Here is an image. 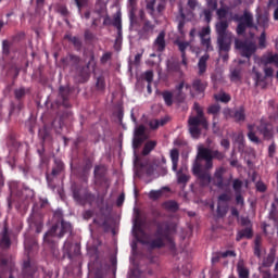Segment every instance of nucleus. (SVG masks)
<instances>
[{
	"label": "nucleus",
	"instance_id": "nucleus-11",
	"mask_svg": "<svg viewBox=\"0 0 278 278\" xmlns=\"http://www.w3.org/2000/svg\"><path fill=\"white\" fill-rule=\"evenodd\" d=\"M188 125L189 134L192 136V138H199V136H201V128H199L200 125L203 127V129H207L208 127L207 119H201L200 117L195 116L189 117Z\"/></svg>",
	"mask_w": 278,
	"mask_h": 278
},
{
	"label": "nucleus",
	"instance_id": "nucleus-5",
	"mask_svg": "<svg viewBox=\"0 0 278 278\" xmlns=\"http://www.w3.org/2000/svg\"><path fill=\"white\" fill-rule=\"evenodd\" d=\"M197 160L204 161V168L212 170L214 168V160H225V154L218 150H211L210 148L200 147L198 149Z\"/></svg>",
	"mask_w": 278,
	"mask_h": 278
},
{
	"label": "nucleus",
	"instance_id": "nucleus-12",
	"mask_svg": "<svg viewBox=\"0 0 278 278\" xmlns=\"http://www.w3.org/2000/svg\"><path fill=\"white\" fill-rule=\"evenodd\" d=\"M240 225L243 229L237 232L236 241L240 242V240L244 238L251 240V238H253V224L251 223V219H249V217H241Z\"/></svg>",
	"mask_w": 278,
	"mask_h": 278
},
{
	"label": "nucleus",
	"instance_id": "nucleus-55",
	"mask_svg": "<svg viewBox=\"0 0 278 278\" xmlns=\"http://www.w3.org/2000/svg\"><path fill=\"white\" fill-rule=\"evenodd\" d=\"M258 48L266 49V31H263L258 37Z\"/></svg>",
	"mask_w": 278,
	"mask_h": 278
},
{
	"label": "nucleus",
	"instance_id": "nucleus-35",
	"mask_svg": "<svg viewBox=\"0 0 278 278\" xmlns=\"http://www.w3.org/2000/svg\"><path fill=\"white\" fill-rule=\"evenodd\" d=\"M192 88L198 93L205 92V88H207V83L202 81L201 79H195L192 83Z\"/></svg>",
	"mask_w": 278,
	"mask_h": 278
},
{
	"label": "nucleus",
	"instance_id": "nucleus-10",
	"mask_svg": "<svg viewBox=\"0 0 278 278\" xmlns=\"http://www.w3.org/2000/svg\"><path fill=\"white\" fill-rule=\"evenodd\" d=\"M170 160H172V170H174V173H177V182L182 184V186H186V184L190 181V176L184 174V169L177 170V167L179 164V150L177 149L170 150Z\"/></svg>",
	"mask_w": 278,
	"mask_h": 278
},
{
	"label": "nucleus",
	"instance_id": "nucleus-6",
	"mask_svg": "<svg viewBox=\"0 0 278 278\" xmlns=\"http://www.w3.org/2000/svg\"><path fill=\"white\" fill-rule=\"evenodd\" d=\"M232 21L238 23L236 28L238 36H244L247 34V29H253V27H255L253 13L248 10H244L242 15L235 14Z\"/></svg>",
	"mask_w": 278,
	"mask_h": 278
},
{
	"label": "nucleus",
	"instance_id": "nucleus-49",
	"mask_svg": "<svg viewBox=\"0 0 278 278\" xmlns=\"http://www.w3.org/2000/svg\"><path fill=\"white\" fill-rule=\"evenodd\" d=\"M194 110L197 112L195 118H200L202 121H207V118H205V113H203V109L200 108V105L198 103H194Z\"/></svg>",
	"mask_w": 278,
	"mask_h": 278
},
{
	"label": "nucleus",
	"instance_id": "nucleus-32",
	"mask_svg": "<svg viewBox=\"0 0 278 278\" xmlns=\"http://www.w3.org/2000/svg\"><path fill=\"white\" fill-rule=\"evenodd\" d=\"M9 190L11 197L15 194V197H21V182L12 180L8 182Z\"/></svg>",
	"mask_w": 278,
	"mask_h": 278
},
{
	"label": "nucleus",
	"instance_id": "nucleus-50",
	"mask_svg": "<svg viewBox=\"0 0 278 278\" xmlns=\"http://www.w3.org/2000/svg\"><path fill=\"white\" fill-rule=\"evenodd\" d=\"M232 189L236 193L242 192V180L240 179H235L232 184Z\"/></svg>",
	"mask_w": 278,
	"mask_h": 278
},
{
	"label": "nucleus",
	"instance_id": "nucleus-15",
	"mask_svg": "<svg viewBox=\"0 0 278 278\" xmlns=\"http://www.w3.org/2000/svg\"><path fill=\"white\" fill-rule=\"evenodd\" d=\"M25 94H27V90L25 87H21L14 90V97L17 101V104L11 105V114H14V112L18 114L21 110H23V99H25Z\"/></svg>",
	"mask_w": 278,
	"mask_h": 278
},
{
	"label": "nucleus",
	"instance_id": "nucleus-40",
	"mask_svg": "<svg viewBox=\"0 0 278 278\" xmlns=\"http://www.w3.org/2000/svg\"><path fill=\"white\" fill-rule=\"evenodd\" d=\"M174 45H176V47H178L180 53H181V58H185L186 55V49H188V47H190V42L188 41H180V40H176L174 42Z\"/></svg>",
	"mask_w": 278,
	"mask_h": 278
},
{
	"label": "nucleus",
	"instance_id": "nucleus-56",
	"mask_svg": "<svg viewBox=\"0 0 278 278\" xmlns=\"http://www.w3.org/2000/svg\"><path fill=\"white\" fill-rule=\"evenodd\" d=\"M162 194V190H152L149 193V198L152 199V201H157V199H161Z\"/></svg>",
	"mask_w": 278,
	"mask_h": 278
},
{
	"label": "nucleus",
	"instance_id": "nucleus-22",
	"mask_svg": "<svg viewBox=\"0 0 278 278\" xmlns=\"http://www.w3.org/2000/svg\"><path fill=\"white\" fill-rule=\"evenodd\" d=\"M30 229H35L36 233H42V217L38 214H33L28 218Z\"/></svg>",
	"mask_w": 278,
	"mask_h": 278
},
{
	"label": "nucleus",
	"instance_id": "nucleus-20",
	"mask_svg": "<svg viewBox=\"0 0 278 278\" xmlns=\"http://www.w3.org/2000/svg\"><path fill=\"white\" fill-rule=\"evenodd\" d=\"M113 27L117 29V36L115 39V45H121L123 42V18L121 12H117L113 17Z\"/></svg>",
	"mask_w": 278,
	"mask_h": 278
},
{
	"label": "nucleus",
	"instance_id": "nucleus-18",
	"mask_svg": "<svg viewBox=\"0 0 278 278\" xmlns=\"http://www.w3.org/2000/svg\"><path fill=\"white\" fill-rule=\"evenodd\" d=\"M70 97H71V88L61 86L59 88V96L56 100L58 105H63V108H71V102L68 100Z\"/></svg>",
	"mask_w": 278,
	"mask_h": 278
},
{
	"label": "nucleus",
	"instance_id": "nucleus-48",
	"mask_svg": "<svg viewBox=\"0 0 278 278\" xmlns=\"http://www.w3.org/2000/svg\"><path fill=\"white\" fill-rule=\"evenodd\" d=\"M225 216H227V206L220 204V202H218L217 205V217L218 218H225Z\"/></svg>",
	"mask_w": 278,
	"mask_h": 278
},
{
	"label": "nucleus",
	"instance_id": "nucleus-53",
	"mask_svg": "<svg viewBox=\"0 0 278 278\" xmlns=\"http://www.w3.org/2000/svg\"><path fill=\"white\" fill-rule=\"evenodd\" d=\"M252 73L254 75V81L256 86L261 84V81H264V78H262V73L255 70V67L252 68Z\"/></svg>",
	"mask_w": 278,
	"mask_h": 278
},
{
	"label": "nucleus",
	"instance_id": "nucleus-42",
	"mask_svg": "<svg viewBox=\"0 0 278 278\" xmlns=\"http://www.w3.org/2000/svg\"><path fill=\"white\" fill-rule=\"evenodd\" d=\"M242 79V71L240 68H235L230 72V81L238 84Z\"/></svg>",
	"mask_w": 278,
	"mask_h": 278
},
{
	"label": "nucleus",
	"instance_id": "nucleus-16",
	"mask_svg": "<svg viewBox=\"0 0 278 278\" xmlns=\"http://www.w3.org/2000/svg\"><path fill=\"white\" fill-rule=\"evenodd\" d=\"M256 129L258 134L263 136L264 140H273L275 137V129L273 128V124L268 122H261Z\"/></svg>",
	"mask_w": 278,
	"mask_h": 278
},
{
	"label": "nucleus",
	"instance_id": "nucleus-29",
	"mask_svg": "<svg viewBox=\"0 0 278 278\" xmlns=\"http://www.w3.org/2000/svg\"><path fill=\"white\" fill-rule=\"evenodd\" d=\"M207 60H210V54L205 53L199 59L198 62V75H205V72L207 71Z\"/></svg>",
	"mask_w": 278,
	"mask_h": 278
},
{
	"label": "nucleus",
	"instance_id": "nucleus-19",
	"mask_svg": "<svg viewBox=\"0 0 278 278\" xmlns=\"http://www.w3.org/2000/svg\"><path fill=\"white\" fill-rule=\"evenodd\" d=\"M211 33L212 29L210 28V26L203 27L199 33V36L201 38V45L205 47L206 51H214V47L212 46V38H205V36H210Z\"/></svg>",
	"mask_w": 278,
	"mask_h": 278
},
{
	"label": "nucleus",
	"instance_id": "nucleus-36",
	"mask_svg": "<svg viewBox=\"0 0 278 278\" xmlns=\"http://www.w3.org/2000/svg\"><path fill=\"white\" fill-rule=\"evenodd\" d=\"M220 112V104H212L207 108V114H213V127H216V115Z\"/></svg>",
	"mask_w": 278,
	"mask_h": 278
},
{
	"label": "nucleus",
	"instance_id": "nucleus-64",
	"mask_svg": "<svg viewBox=\"0 0 278 278\" xmlns=\"http://www.w3.org/2000/svg\"><path fill=\"white\" fill-rule=\"evenodd\" d=\"M237 205H244V198L242 197V192L235 193Z\"/></svg>",
	"mask_w": 278,
	"mask_h": 278
},
{
	"label": "nucleus",
	"instance_id": "nucleus-21",
	"mask_svg": "<svg viewBox=\"0 0 278 278\" xmlns=\"http://www.w3.org/2000/svg\"><path fill=\"white\" fill-rule=\"evenodd\" d=\"M63 172H64V162H62V160L55 157L51 174L50 175L47 174V176H46L48 184L51 185V181H53V179L51 177H58V175L62 174Z\"/></svg>",
	"mask_w": 278,
	"mask_h": 278
},
{
	"label": "nucleus",
	"instance_id": "nucleus-27",
	"mask_svg": "<svg viewBox=\"0 0 278 278\" xmlns=\"http://www.w3.org/2000/svg\"><path fill=\"white\" fill-rule=\"evenodd\" d=\"M25 251L27 252V255H31L34 251H38V241L34 238H26L24 241Z\"/></svg>",
	"mask_w": 278,
	"mask_h": 278
},
{
	"label": "nucleus",
	"instance_id": "nucleus-34",
	"mask_svg": "<svg viewBox=\"0 0 278 278\" xmlns=\"http://www.w3.org/2000/svg\"><path fill=\"white\" fill-rule=\"evenodd\" d=\"M248 138L254 144H260V137L255 135V125L253 124L248 125Z\"/></svg>",
	"mask_w": 278,
	"mask_h": 278
},
{
	"label": "nucleus",
	"instance_id": "nucleus-58",
	"mask_svg": "<svg viewBox=\"0 0 278 278\" xmlns=\"http://www.w3.org/2000/svg\"><path fill=\"white\" fill-rule=\"evenodd\" d=\"M136 7L137 5H130V9H129L130 25H134V23H136Z\"/></svg>",
	"mask_w": 278,
	"mask_h": 278
},
{
	"label": "nucleus",
	"instance_id": "nucleus-8",
	"mask_svg": "<svg viewBox=\"0 0 278 278\" xmlns=\"http://www.w3.org/2000/svg\"><path fill=\"white\" fill-rule=\"evenodd\" d=\"M207 170H210V169H206L205 165L203 166L201 161L195 159V161L193 163V167H192V173L195 177H198V179L200 181V186L202 188H205V187L210 186V184H212V175H210V172H207Z\"/></svg>",
	"mask_w": 278,
	"mask_h": 278
},
{
	"label": "nucleus",
	"instance_id": "nucleus-60",
	"mask_svg": "<svg viewBox=\"0 0 278 278\" xmlns=\"http://www.w3.org/2000/svg\"><path fill=\"white\" fill-rule=\"evenodd\" d=\"M153 29H155V26L152 25L150 21H146L144 24H143L142 30L146 34H149V31H153Z\"/></svg>",
	"mask_w": 278,
	"mask_h": 278
},
{
	"label": "nucleus",
	"instance_id": "nucleus-31",
	"mask_svg": "<svg viewBox=\"0 0 278 278\" xmlns=\"http://www.w3.org/2000/svg\"><path fill=\"white\" fill-rule=\"evenodd\" d=\"M39 138L42 140V144H45V142H51L53 140V137L51 136V130L47 128V126H43L39 129Z\"/></svg>",
	"mask_w": 278,
	"mask_h": 278
},
{
	"label": "nucleus",
	"instance_id": "nucleus-45",
	"mask_svg": "<svg viewBox=\"0 0 278 278\" xmlns=\"http://www.w3.org/2000/svg\"><path fill=\"white\" fill-rule=\"evenodd\" d=\"M215 101H220V103H229V101H231V96H229V93H218L214 96Z\"/></svg>",
	"mask_w": 278,
	"mask_h": 278
},
{
	"label": "nucleus",
	"instance_id": "nucleus-24",
	"mask_svg": "<svg viewBox=\"0 0 278 278\" xmlns=\"http://www.w3.org/2000/svg\"><path fill=\"white\" fill-rule=\"evenodd\" d=\"M260 61L263 66L274 64L275 67L278 68V53L267 52L261 56Z\"/></svg>",
	"mask_w": 278,
	"mask_h": 278
},
{
	"label": "nucleus",
	"instance_id": "nucleus-52",
	"mask_svg": "<svg viewBox=\"0 0 278 278\" xmlns=\"http://www.w3.org/2000/svg\"><path fill=\"white\" fill-rule=\"evenodd\" d=\"M225 173H227V169H225V167H218L216 168L213 177L218 179H225Z\"/></svg>",
	"mask_w": 278,
	"mask_h": 278
},
{
	"label": "nucleus",
	"instance_id": "nucleus-47",
	"mask_svg": "<svg viewBox=\"0 0 278 278\" xmlns=\"http://www.w3.org/2000/svg\"><path fill=\"white\" fill-rule=\"evenodd\" d=\"M168 68L172 73H180V75L182 74L181 63H179L178 61L170 62L168 64Z\"/></svg>",
	"mask_w": 278,
	"mask_h": 278
},
{
	"label": "nucleus",
	"instance_id": "nucleus-25",
	"mask_svg": "<svg viewBox=\"0 0 278 278\" xmlns=\"http://www.w3.org/2000/svg\"><path fill=\"white\" fill-rule=\"evenodd\" d=\"M61 62L64 68H67V66L71 68H77L79 66V62H81V59L75 54H68L67 56L63 58Z\"/></svg>",
	"mask_w": 278,
	"mask_h": 278
},
{
	"label": "nucleus",
	"instance_id": "nucleus-2",
	"mask_svg": "<svg viewBox=\"0 0 278 278\" xmlns=\"http://www.w3.org/2000/svg\"><path fill=\"white\" fill-rule=\"evenodd\" d=\"M54 225L47 231L43 236V242L49 244L51 249H55V240L53 238H64L65 233H71L73 231V226L68 222H64V213L62 210H56L53 213Z\"/></svg>",
	"mask_w": 278,
	"mask_h": 278
},
{
	"label": "nucleus",
	"instance_id": "nucleus-30",
	"mask_svg": "<svg viewBox=\"0 0 278 278\" xmlns=\"http://www.w3.org/2000/svg\"><path fill=\"white\" fill-rule=\"evenodd\" d=\"M166 34L164 31H161L159 36L156 37L154 45L157 51L162 52L166 49Z\"/></svg>",
	"mask_w": 278,
	"mask_h": 278
},
{
	"label": "nucleus",
	"instance_id": "nucleus-14",
	"mask_svg": "<svg viewBox=\"0 0 278 278\" xmlns=\"http://www.w3.org/2000/svg\"><path fill=\"white\" fill-rule=\"evenodd\" d=\"M81 255V247L78 243L65 241L63 245V257H67L73 262L75 257Z\"/></svg>",
	"mask_w": 278,
	"mask_h": 278
},
{
	"label": "nucleus",
	"instance_id": "nucleus-23",
	"mask_svg": "<svg viewBox=\"0 0 278 278\" xmlns=\"http://www.w3.org/2000/svg\"><path fill=\"white\" fill-rule=\"evenodd\" d=\"M106 174L108 169H105V165H96L93 169L96 184H105V181H108V178L105 177Z\"/></svg>",
	"mask_w": 278,
	"mask_h": 278
},
{
	"label": "nucleus",
	"instance_id": "nucleus-59",
	"mask_svg": "<svg viewBox=\"0 0 278 278\" xmlns=\"http://www.w3.org/2000/svg\"><path fill=\"white\" fill-rule=\"evenodd\" d=\"M142 79L148 81V84H153V71H147L142 74Z\"/></svg>",
	"mask_w": 278,
	"mask_h": 278
},
{
	"label": "nucleus",
	"instance_id": "nucleus-13",
	"mask_svg": "<svg viewBox=\"0 0 278 278\" xmlns=\"http://www.w3.org/2000/svg\"><path fill=\"white\" fill-rule=\"evenodd\" d=\"M149 140V135H147V127L144 125H139L135 128L134 138H132V149L137 151L139 147H142L144 142Z\"/></svg>",
	"mask_w": 278,
	"mask_h": 278
},
{
	"label": "nucleus",
	"instance_id": "nucleus-9",
	"mask_svg": "<svg viewBox=\"0 0 278 278\" xmlns=\"http://www.w3.org/2000/svg\"><path fill=\"white\" fill-rule=\"evenodd\" d=\"M235 47L240 51L241 56L247 58V60H251V56L257 51V45L249 39H237Z\"/></svg>",
	"mask_w": 278,
	"mask_h": 278
},
{
	"label": "nucleus",
	"instance_id": "nucleus-61",
	"mask_svg": "<svg viewBox=\"0 0 278 278\" xmlns=\"http://www.w3.org/2000/svg\"><path fill=\"white\" fill-rule=\"evenodd\" d=\"M45 1L46 0H36V8H35V12L37 14H40L45 8Z\"/></svg>",
	"mask_w": 278,
	"mask_h": 278
},
{
	"label": "nucleus",
	"instance_id": "nucleus-26",
	"mask_svg": "<svg viewBox=\"0 0 278 278\" xmlns=\"http://www.w3.org/2000/svg\"><path fill=\"white\" fill-rule=\"evenodd\" d=\"M230 116L235 119L236 123H244V121H247L244 105H241L238 109L230 111Z\"/></svg>",
	"mask_w": 278,
	"mask_h": 278
},
{
	"label": "nucleus",
	"instance_id": "nucleus-62",
	"mask_svg": "<svg viewBox=\"0 0 278 278\" xmlns=\"http://www.w3.org/2000/svg\"><path fill=\"white\" fill-rule=\"evenodd\" d=\"M110 60H112V52H105L102 54L100 62H101V64H108V62H110Z\"/></svg>",
	"mask_w": 278,
	"mask_h": 278
},
{
	"label": "nucleus",
	"instance_id": "nucleus-57",
	"mask_svg": "<svg viewBox=\"0 0 278 278\" xmlns=\"http://www.w3.org/2000/svg\"><path fill=\"white\" fill-rule=\"evenodd\" d=\"M238 274L240 278H249V269L244 266L238 265Z\"/></svg>",
	"mask_w": 278,
	"mask_h": 278
},
{
	"label": "nucleus",
	"instance_id": "nucleus-46",
	"mask_svg": "<svg viewBox=\"0 0 278 278\" xmlns=\"http://www.w3.org/2000/svg\"><path fill=\"white\" fill-rule=\"evenodd\" d=\"M152 166H154V170H156V173H166V166L162 165V161H160V159L153 160Z\"/></svg>",
	"mask_w": 278,
	"mask_h": 278
},
{
	"label": "nucleus",
	"instance_id": "nucleus-44",
	"mask_svg": "<svg viewBox=\"0 0 278 278\" xmlns=\"http://www.w3.org/2000/svg\"><path fill=\"white\" fill-rule=\"evenodd\" d=\"M156 2H157V0H146V10L150 16H153V14H155V3Z\"/></svg>",
	"mask_w": 278,
	"mask_h": 278
},
{
	"label": "nucleus",
	"instance_id": "nucleus-54",
	"mask_svg": "<svg viewBox=\"0 0 278 278\" xmlns=\"http://www.w3.org/2000/svg\"><path fill=\"white\" fill-rule=\"evenodd\" d=\"M96 86H97L98 90H105V77L99 76L97 78Z\"/></svg>",
	"mask_w": 278,
	"mask_h": 278
},
{
	"label": "nucleus",
	"instance_id": "nucleus-17",
	"mask_svg": "<svg viewBox=\"0 0 278 278\" xmlns=\"http://www.w3.org/2000/svg\"><path fill=\"white\" fill-rule=\"evenodd\" d=\"M10 236H12V230H10L8 222H4L3 228L0 232V247L2 249H10V247H12V239H10Z\"/></svg>",
	"mask_w": 278,
	"mask_h": 278
},
{
	"label": "nucleus",
	"instance_id": "nucleus-43",
	"mask_svg": "<svg viewBox=\"0 0 278 278\" xmlns=\"http://www.w3.org/2000/svg\"><path fill=\"white\" fill-rule=\"evenodd\" d=\"M162 97L165 105H167V108H170V105H173V92L165 90L162 92Z\"/></svg>",
	"mask_w": 278,
	"mask_h": 278
},
{
	"label": "nucleus",
	"instance_id": "nucleus-41",
	"mask_svg": "<svg viewBox=\"0 0 278 278\" xmlns=\"http://www.w3.org/2000/svg\"><path fill=\"white\" fill-rule=\"evenodd\" d=\"M213 186H216V188H219V190H223V188H227L229 186V181L225 182V178H216L213 176L212 180Z\"/></svg>",
	"mask_w": 278,
	"mask_h": 278
},
{
	"label": "nucleus",
	"instance_id": "nucleus-33",
	"mask_svg": "<svg viewBox=\"0 0 278 278\" xmlns=\"http://www.w3.org/2000/svg\"><path fill=\"white\" fill-rule=\"evenodd\" d=\"M157 147V141L149 140L144 143L143 149L141 151V155L147 156Z\"/></svg>",
	"mask_w": 278,
	"mask_h": 278
},
{
	"label": "nucleus",
	"instance_id": "nucleus-7",
	"mask_svg": "<svg viewBox=\"0 0 278 278\" xmlns=\"http://www.w3.org/2000/svg\"><path fill=\"white\" fill-rule=\"evenodd\" d=\"M73 199L78 205H92L96 201V197L88 188H84L81 185H72Z\"/></svg>",
	"mask_w": 278,
	"mask_h": 278
},
{
	"label": "nucleus",
	"instance_id": "nucleus-38",
	"mask_svg": "<svg viewBox=\"0 0 278 278\" xmlns=\"http://www.w3.org/2000/svg\"><path fill=\"white\" fill-rule=\"evenodd\" d=\"M164 210L167 212H177L179 210V204L176 201L169 200L163 203Z\"/></svg>",
	"mask_w": 278,
	"mask_h": 278
},
{
	"label": "nucleus",
	"instance_id": "nucleus-63",
	"mask_svg": "<svg viewBox=\"0 0 278 278\" xmlns=\"http://www.w3.org/2000/svg\"><path fill=\"white\" fill-rule=\"evenodd\" d=\"M2 52L4 55H10V41L8 40L2 41Z\"/></svg>",
	"mask_w": 278,
	"mask_h": 278
},
{
	"label": "nucleus",
	"instance_id": "nucleus-37",
	"mask_svg": "<svg viewBox=\"0 0 278 278\" xmlns=\"http://www.w3.org/2000/svg\"><path fill=\"white\" fill-rule=\"evenodd\" d=\"M168 123V119L166 117L161 119H151L149 122L150 129H160V127H164Z\"/></svg>",
	"mask_w": 278,
	"mask_h": 278
},
{
	"label": "nucleus",
	"instance_id": "nucleus-1",
	"mask_svg": "<svg viewBox=\"0 0 278 278\" xmlns=\"http://www.w3.org/2000/svg\"><path fill=\"white\" fill-rule=\"evenodd\" d=\"M154 225L156 227L154 239L144 241L147 233L142 229V218L137 216L132 227V233L136 240L141 244H147L151 249H164L167 242L170 251H175V239H173V233L176 231L175 226L168 220L155 222Z\"/></svg>",
	"mask_w": 278,
	"mask_h": 278
},
{
	"label": "nucleus",
	"instance_id": "nucleus-51",
	"mask_svg": "<svg viewBox=\"0 0 278 278\" xmlns=\"http://www.w3.org/2000/svg\"><path fill=\"white\" fill-rule=\"evenodd\" d=\"M174 99L178 103H184V101H186V93H184V91H175Z\"/></svg>",
	"mask_w": 278,
	"mask_h": 278
},
{
	"label": "nucleus",
	"instance_id": "nucleus-3",
	"mask_svg": "<svg viewBox=\"0 0 278 278\" xmlns=\"http://www.w3.org/2000/svg\"><path fill=\"white\" fill-rule=\"evenodd\" d=\"M0 265L2 268L9 269V278H34V275H36V270H38V268H36V265H33L29 258H27V261H24L21 275H18V268H16V265L8 258H1Z\"/></svg>",
	"mask_w": 278,
	"mask_h": 278
},
{
	"label": "nucleus",
	"instance_id": "nucleus-28",
	"mask_svg": "<svg viewBox=\"0 0 278 278\" xmlns=\"http://www.w3.org/2000/svg\"><path fill=\"white\" fill-rule=\"evenodd\" d=\"M90 71H92V73L97 71V60L94 59V52L89 53V61L85 67L86 77H90Z\"/></svg>",
	"mask_w": 278,
	"mask_h": 278
},
{
	"label": "nucleus",
	"instance_id": "nucleus-39",
	"mask_svg": "<svg viewBox=\"0 0 278 278\" xmlns=\"http://www.w3.org/2000/svg\"><path fill=\"white\" fill-rule=\"evenodd\" d=\"M65 40H68V42H72V45L79 51L81 49V39L78 37L72 36V35H65L64 36Z\"/></svg>",
	"mask_w": 278,
	"mask_h": 278
},
{
	"label": "nucleus",
	"instance_id": "nucleus-4",
	"mask_svg": "<svg viewBox=\"0 0 278 278\" xmlns=\"http://www.w3.org/2000/svg\"><path fill=\"white\" fill-rule=\"evenodd\" d=\"M215 29L217 34V45L219 51L228 53V51H231V40H233V35L228 30L229 22H227V20L218 22L215 26Z\"/></svg>",
	"mask_w": 278,
	"mask_h": 278
}]
</instances>
